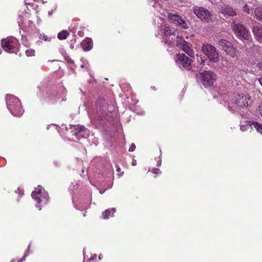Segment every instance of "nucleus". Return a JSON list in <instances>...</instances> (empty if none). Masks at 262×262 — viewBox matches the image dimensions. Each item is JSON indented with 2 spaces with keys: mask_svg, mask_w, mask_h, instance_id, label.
<instances>
[{
  "mask_svg": "<svg viewBox=\"0 0 262 262\" xmlns=\"http://www.w3.org/2000/svg\"><path fill=\"white\" fill-rule=\"evenodd\" d=\"M136 163H137L136 161V160H134V161H133V162H132V165H133V166H135V165H136Z\"/></svg>",
  "mask_w": 262,
  "mask_h": 262,
  "instance_id": "38",
  "label": "nucleus"
},
{
  "mask_svg": "<svg viewBox=\"0 0 262 262\" xmlns=\"http://www.w3.org/2000/svg\"><path fill=\"white\" fill-rule=\"evenodd\" d=\"M196 68L198 70H201L205 64L206 59H205V57L203 56L202 55H196Z\"/></svg>",
  "mask_w": 262,
  "mask_h": 262,
  "instance_id": "18",
  "label": "nucleus"
},
{
  "mask_svg": "<svg viewBox=\"0 0 262 262\" xmlns=\"http://www.w3.org/2000/svg\"><path fill=\"white\" fill-rule=\"evenodd\" d=\"M29 4V3H28L27 2H25V5H28Z\"/></svg>",
  "mask_w": 262,
  "mask_h": 262,
  "instance_id": "47",
  "label": "nucleus"
},
{
  "mask_svg": "<svg viewBox=\"0 0 262 262\" xmlns=\"http://www.w3.org/2000/svg\"><path fill=\"white\" fill-rule=\"evenodd\" d=\"M215 74L211 71H207L201 74V82L205 87L212 85L216 80Z\"/></svg>",
  "mask_w": 262,
  "mask_h": 262,
  "instance_id": "11",
  "label": "nucleus"
},
{
  "mask_svg": "<svg viewBox=\"0 0 262 262\" xmlns=\"http://www.w3.org/2000/svg\"><path fill=\"white\" fill-rule=\"evenodd\" d=\"M252 121H246L241 124V130L243 132L246 131L250 129L251 126H253L251 122Z\"/></svg>",
  "mask_w": 262,
  "mask_h": 262,
  "instance_id": "21",
  "label": "nucleus"
},
{
  "mask_svg": "<svg viewBox=\"0 0 262 262\" xmlns=\"http://www.w3.org/2000/svg\"><path fill=\"white\" fill-rule=\"evenodd\" d=\"M77 34L79 36H81V37H82L84 35V33L83 32V31H78L77 32Z\"/></svg>",
  "mask_w": 262,
  "mask_h": 262,
  "instance_id": "33",
  "label": "nucleus"
},
{
  "mask_svg": "<svg viewBox=\"0 0 262 262\" xmlns=\"http://www.w3.org/2000/svg\"><path fill=\"white\" fill-rule=\"evenodd\" d=\"M18 191V193L19 194H21L23 195V190L22 189H20L19 188H18L17 189Z\"/></svg>",
  "mask_w": 262,
  "mask_h": 262,
  "instance_id": "36",
  "label": "nucleus"
},
{
  "mask_svg": "<svg viewBox=\"0 0 262 262\" xmlns=\"http://www.w3.org/2000/svg\"><path fill=\"white\" fill-rule=\"evenodd\" d=\"M102 258V254H100L99 255V259L101 260Z\"/></svg>",
  "mask_w": 262,
  "mask_h": 262,
  "instance_id": "40",
  "label": "nucleus"
},
{
  "mask_svg": "<svg viewBox=\"0 0 262 262\" xmlns=\"http://www.w3.org/2000/svg\"><path fill=\"white\" fill-rule=\"evenodd\" d=\"M32 21L31 20H29L28 24L29 25H31L32 24Z\"/></svg>",
  "mask_w": 262,
  "mask_h": 262,
  "instance_id": "42",
  "label": "nucleus"
},
{
  "mask_svg": "<svg viewBox=\"0 0 262 262\" xmlns=\"http://www.w3.org/2000/svg\"><path fill=\"white\" fill-rule=\"evenodd\" d=\"M18 24H19V25L20 26V27H21V23H20V21H18Z\"/></svg>",
  "mask_w": 262,
  "mask_h": 262,
  "instance_id": "43",
  "label": "nucleus"
},
{
  "mask_svg": "<svg viewBox=\"0 0 262 262\" xmlns=\"http://www.w3.org/2000/svg\"><path fill=\"white\" fill-rule=\"evenodd\" d=\"M7 106L11 114L16 117H20L23 115L24 110L20 100L16 97L11 94L6 96Z\"/></svg>",
  "mask_w": 262,
  "mask_h": 262,
  "instance_id": "4",
  "label": "nucleus"
},
{
  "mask_svg": "<svg viewBox=\"0 0 262 262\" xmlns=\"http://www.w3.org/2000/svg\"><path fill=\"white\" fill-rule=\"evenodd\" d=\"M214 98H216L221 104L227 106L232 112H236L239 108L247 107L252 102L251 97L247 93H238L233 97L223 91L218 92V95H214Z\"/></svg>",
  "mask_w": 262,
  "mask_h": 262,
  "instance_id": "1",
  "label": "nucleus"
},
{
  "mask_svg": "<svg viewBox=\"0 0 262 262\" xmlns=\"http://www.w3.org/2000/svg\"><path fill=\"white\" fill-rule=\"evenodd\" d=\"M65 100H66V99H64V97H62L61 101H65Z\"/></svg>",
  "mask_w": 262,
  "mask_h": 262,
  "instance_id": "44",
  "label": "nucleus"
},
{
  "mask_svg": "<svg viewBox=\"0 0 262 262\" xmlns=\"http://www.w3.org/2000/svg\"><path fill=\"white\" fill-rule=\"evenodd\" d=\"M174 60L176 65L182 70L189 71L192 68V60L184 54H178Z\"/></svg>",
  "mask_w": 262,
  "mask_h": 262,
  "instance_id": "7",
  "label": "nucleus"
},
{
  "mask_svg": "<svg viewBox=\"0 0 262 262\" xmlns=\"http://www.w3.org/2000/svg\"><path fill=\"white\" fill-rule=\"evenodd\" d=\"M161 161H158L157 165H158V166H160V165H161Z\"/></svg>",
  "mask_w": 262,
  "mask_h": 262,
  "instance_id": "39",
  "label": "nucleus"
},
{
  "mask_svg": "<svg viewBox=\"0 0 262 262\" xmlns=\"http://www.w3.org/2000/svg\"><path fill=\"white\" fill-rule=\"evenodd\" d=\"M168 17L175 24L179 25L184 29L188 28V24L181 16L171 13L168 14Z\"/></svg>",
  "mask_w": 262,
  "mask_h": 262,
  "instance_id": "13",
  "label": "nucleus"
},
{
  "mask_svg": "<svg viewBox=\"0 0 262 262\" xmlns=\"http://www.w3.org/2000/svg\"><path fill=\"white\" fill-rule=\"evenodd\" d=\"M121 170V168L119 167H117V171L119 172Z\"/></svg>",
  "mask_w": 262,
  "mask_h": 262,
  "instance_id": "41",
  "label": "nucleus"
},
{
  "mask_svg": "<svg viewBox=\"0 0 262 262\" xmlns=\"http://www.w3.org/2000/svg\"><path fill=\"white\" fill-rule=\"evenodd\" d=\"M81 46L84 51H88L91 50L93 47V41L91 38H86L81 42Z\"/></svg>",
  "mask_w": 262,
  "mask_h": 262,
  "instance_id": "15",
  "label": "nucleus"
},
{
  "mask_svg": "<svg viewBox=\"0 0 262 262\" xmlns=\"http://www.w3.org/2000/svg\"><path fill=\"white\" fill-rule=\"evenodd\" d=\"M194 13L202 20L209 22L211 19V15L209 11L203 7L194 6L193 8Z\"/></svg>",
  "mask_w": 262,
  "mask_h": 262,
  "instance_id": "12",
  "label": "nucleus"
},
{
  "mask_svg": "<svg viewBox=\"0 0 262 262\" xmlns=\"http://www.w3.org/2000/svg\"><path fill=\"white\" fill-rule=\"evenodd\" d=\"M136 149V145L134 143H132L129 148V151H134Z\"/></svg>",
  "mask_w": 262,
  "mask_h": 262,
  "instance_id": "29",
  "label": "nucleus"
},
{
  "mask_svg": "<svg viewBox=\"0 0 262 262\" xmlns=\"http://www.w3.org/2000/svg\"><path fill=\"white\" fill-rule=\"evenodd\" d=\"M259 111L261 116H262V104L259 106Z\"/></svg>",
  "mask_w": 262,
  "mask_h": 262,
  "instance_id": "35",
  "label": "nucleus"
},
{
  "mask_svg": "<svg viewBox=\"0 0 262 262\" xmlns=\"http://www.w3.org/2000/svg\"><path fill=\"white\" fill-rule=\"evenodd\" d=\"M257 2L256 1H254L253 3L248 2L247 4H245L243 7V10L245 12L250 14L253 12L254 8V5L256 4Z\"/></svg>",
  "mask_w": 262,
  "mask_h": 262,
  "instance_id": "17",
  "label": "nucleus"
},
{
  "mask_svg": "<svg viewBox=\"0 0 262 262\" xmlns=\"http://www.w3.org/2000/svg\"><path fill=\"white\" fill-rule=\"evenodd\" d=\"M30 246V245L28 246V249H29ZM28 251H29V249H28Z\"/></svg>",
  "mask_w": 262,
  "mask_h": 262,
  "instance_id": "48",
  "label": "nucleus"
},
{
  "mask_svg": "<svg viewBox=\"0 0 262 262\" xmlns=\"http://www.w3.org/2000/svg\"><path fill=\"white\" fill-rule=\"evenodd\" d=\"M40 38L44 40L45 41H50L51 40V37H49L46 35H43Z\"/></svg>",
  "mask_w": 262,
  "mask_h": 262,
  "instance_id": "28",
  "label": "nucleus"
},
{
  "mask_svg": "<svg viewBox=\"0 0 262 262\" xmlns=\"http://www.w3.org/2000/svg\"><path fill=\"white\" fill-rule=\"evenodd\" d=\"M257 68L262 71V61H260V62H259L257 64Z\"/></svg>",
  "mask_w": 262,
  "mask_h": 262,
  "instance_id": "31",
  "label": "nucleus"
},
{
  "mask_svg": "<svg viewBox=\"0 0 262 262\" xmlns=\"http://www.w3.org/2000/svg\"><path fill=\"white\" fill-rule=\"evenodd\" d=\"M219 45L231 57L234 58L237 56L238 54L237 50L229 41L225 39H220L219 41Z\"/></svg>",
  "mask_w": 262,
  "mask_h": 262,
  "instance_id": "10",
  "label": "nucleus"
},
{
  "mask_svg": "<svg viewBox=\"0 0 262 262\" xmlns=\"http://www.w3.org/2000/svg\"><path fill=\"white\" fill-rule=\"evenodd\" d=\"M175 30L173 28L170 29L169 27L166 26L164 30L165 37L163 39L164 42L172 47L176 42V45L180 49L184 51L188 55L191 56L193 52L190 48L188 42L183 39L181 36L179 35H176Z\"/></svg>",
  "mask_w": 262,
  "mask_h": 262,
  "instance_id": "2",
  "label": "nucleus"
},
{
  "mask_svg": "<svg viewBox=\"0 0 262 262\" xmlns=\"http://www.w3.org/2000/svg\"><path fill=\"white\" fill-rule=\"evenodd\" d=\"M251 123L254 126V127L256 129V130L258 132L262 134V124L259 123L255 121H252Z\"/></svg>",
  "mask_w": 262,
  "mask_h": 262,
  "instance_id": "25",
  "label": "nucleus"
},
{
  "mask_svg": "<svg viewBox=\"0 0 262 262\" xmlns=\"http://www.w3.org/2000/svg\"><path fill=\"white\" fill-rule=\"evenodd\" d=\"M32 199L36 201V207L41 210V207L46 205L49 200L48 193L45 190L42 191V187L39 185L32 192Z\"/></svg>",
  "mask_w": 262,
  "mask_h": 262,
  "instance_id": "5",
  "label": "nucleus"
},
{
  "mask_svg": "<svg viewBox=\"0 0 262 262\" xmlns=\"http://www.w3.org/2000/svg\"><path fill=\"white\" fill-rule=\"evenodd\" d=\"M167 50H168L169 51H170V50H169V49H167Z\"/></svg>",
  "mask_w": 262,
  "mask_h": 262,
  "instance_id": "50",
  "label": "nucleus"
},
{
  "mask_svg": "<svg viewBox=\"0 0 262 262\" xmlns=\"http://www.w3.org/2000/svg\"><path fill=\"white\" fill-rule=\"evenodd\" d=\"M222 13L224 14L225 15H229L231 16H233L236 15V12L233 9L229 6L225 7L223 8L222 10Z\"/></svg>",
  "mask_w": 262,
  "mask_h": 262,
  "instance_id": "19",
  "label": "nucleus"
},
{
  "mask_svg": "<svg viewBox=\"0 0 262 262\" xmlns=\"http://www.w3.org/2000/svg\"><path fill=\"white\" fill-rule=\"evenodd\" d=\"M83 262H85V257H84V260Z\"/></svg>",
  "mask_w": 262,
  "mask_h": 262,
  "instance_id": "49",
  "label": "nucleus"
},
{
  "mask_svg": "<svg viewBox=\"0 0 262 262\" xmlns=\"http://www.w3.org/2000/svg\"><path fill=\"white\" fill-rule=\"evenodd\" d=\"M97 257V255L96 254H94V255L92 256L88 260L91 261H92L94 259H95Z\"/></svg>",
  "mask_w": 262,
  "mask_h": 262,
  "instance_id": "32",
  "label": "nucleus"
},
{
  "mask_svg": "<svg viewBox=\"0 0 262 262\" xmlns=\"http://www.w3.org/2000/svg\"><path fill=\"white\" fill-rule=\"evenodd\" d=\"M35 50L33 49H28L26 51V54L28 57L35 56Z\"/></svg>",
  "mask_w": 262,
  "mask_h": 262,
  "instance_id": "26",
  "label": "nucleus"
},
{
  "mask_svg": "<svg viewBox=\"0 0 262 262\" xmlns=\"http://www.w3.org/2000/svg\"><path fill=\"white\" fill-rule=\"evenodd\" d=\"M69 34V33L67 31L63 30L58 34L57 37L60 40L66 39Z\"/></svg>",
  "mask_w": 262,
  "mask_h": 262,
  "instance_id": "24",
  "label": "nucleus"
},
{
  "mask_svg": "<svg viewBox=\"0 0 262 262\" xmlns=\"http://www.w3.org/2000/svg\"><path fill=\"white\" fill-rule=\"evenodd\" d=\"M115 211L116 210L114 208L106 210L102 213V216L103 219H108L109 216H112Z\"/></svg>",
  "mask_w": 262,
  "mask_h": 262,
  "instance_id": "20",
  "label": "nucleus"
},
{
  "mask_svg": "<svg viewBox=\"0 0 262 262\" xmlns=\"http://www.w3.org/2000/svg\"><path fill=\"white\" fill-rule=\"evenodd\" d=\"M47 96L52 102L57 101L60 100V98L57 94H55V92H53V94L47 93Z\"/></svg>",
  "mask_w": 262,
  "mask_h": 262,
  "instance_id": "23",
  "label": "nucleus"
},
{
  "mask_svg": "<svg viewBox=\"0 0 262 262\" xmlns=\"http://www.w3.org/2000/svg\"><path fill=\"white\" fill-rule=\"evenodd\" d=\"M27 255H28V253H25V254L24 256L23 257V258L22 259H19V260H17V262H21V261H23L25 260L26 257Z\"/></svg>",
  "mask_w": 262,
  "mask_h": 262,
  "instance_id": "30",
  "label": "nucleus"
},
{
  "mask_svg": "<svg viewBox=\"0 0 262 262\" xmlns=\"http://www.w3.org/2000/svg\"><path fill=\"white\" fill-rule=\"evenodd\" d=\"M48 14H49V15H51L52 14V12H49Z\"/></svg>",
  "mask_w": 262,
  "mask_h": 262,
  "instance_id": "46",
  "label": "nucleus"
},
{
  "mask_svg": "<svg viewBox=\"0 0 262 262\" xmlns=\"http://www.w3.org/2000/svg\"><path fill=\"white\" fill-rule=\"evenodd\" d=\"M233 29L236 36L241 40H248L250 33L248 29L240 23L233 24Z\"/></svg>",
  "mask_w": 262,
  "mask_h": 262,
  "instance_id": "9",
  "label": "nucleus"
},
{
  "mask_svg": "<svg viewBox=\"0 0 262 262\" xmlns=\"http://www.w3.org/2000/svg\"><path fill=\"white\" fill-rule=\"evenodd\" d=\"M254 13L256 19L262 21V7L255 8Z\"/></svg>",
  "mask_w": 262,
  "mask_h": 262,
  "instance_id": "22",
  "label": "nucleus"
},
{
  "mask_svg": "<svg viewBox=\"0 0 262 262\" xmlns=\"http://www.w3.org/2000/svg\"><path fill=\"white\" fill-rule=\"evenodd\" d=\"M202 51L210 61L216 62L219 59V54L215 48L208 43L204 44L202 47Z\"/></svg>",
  "mask_w": 262,
  "mask_h": 262,
  "instance_id": "8",
  "label": "nucleus"
},
{
  "mask_svg": "<svg viewBox=\"0 0 262 262\" xmlns=\"http://www.w3.org/2000/svg\"><path fill=\"white\" fill-rule=\"evenodd\" d=\"M255 37L259 42H262V26H256L253 29Z\"/></svg>",
  "mask_w": 262,
  "mask_h": 262,
  "instance_id": "16",
  "label": "nucleus"
},
{
  "mask_svg": "<svg viewBox=\"0 0 262 262\" xmlns=\"http://www.w3.org/2000/svg\"><path fill=\"white\" fill-rule=\"evenodd\" d=\"M1 45L6 52L9 53H16L19 47L17 39L13 37L2 39Z\"/></svg>",
  "mask_w": 262,
  "mask_h": 262,
  "instance_id": "6",
  "label": "nucleus"
},
{
  "mask_svg": "<svg viewBox=\"0 0 262 262\" xmlns=\"http://www.w3.org/2000/svg\"><path fill=\"white\" fill-rule=\"evenodd\" d=\"M73 202L74 203H75V202H74V200H73ZM74 205H75V208H77L78 210L85 209L88 208V205L87 204H86V205H85L84 206H77V205L75 204H74Z\"/></svg>",
  "mask_w": 262,
  "mask_h": 262,
  "instance_id": "27",
  "label": "nucleus"
},
{
  "mask_svg": "<svg viewBox=\"0 0 262 262\" xmlns=\"http://www.w3.org/2000/svg\"><path fill=\"white\" fill-rule=\"evenodd\" d=\"M258 81H259V83H260V84H261V85L262 86V77H260V78H259Z\"/></svg>",
  "mask_w": 262,
  "mask_h": 262,
  "instance_id": "37",
  "label": "nucleus"
},
{
  "mask_svg": "<svg viewBox=\"0 0 262 262\" xmlns=\"http://www.w3.org/2000/svg\"><path fill=\"white\" fill-rule=\"evenodd\" d=\"M74 131H72V135L75 136L77 139L80 137L84 138L88 136V132L84 126L74 125Z\"/></svg>",
  "mask_w": 262,
  "mask_h": 262,
  "instance_id": "14",
  "label": "nucleus"
},
{
  "mask_svg": "<svg viewBox=\"0 0 262 262\" xmlns=\"http://www.w3.org/2000/svg\"><path fill=\"white\" fill-rule=\"evenodd\" d=\"M96 114L90 115L92 122L97 123L107 118V103L103 98H99L96 101Z\"/></svg>",
  "mask_w": 262,
  "mask_h": 262,
  "instance_id": "3",
  "label": "nucleus"
},
{
  "mask_svg": "<svg viewBox=\"0 0 262 262\" xmlns=\"http://www.w3.org/2000/svg\"><path fill=\"white\" fill-rule=\"evenodd\" d=\"M16 259H13L11 260V262H16Z\"/></svg>",
  "mask_w": 262,
  "mask_h": 262,
  "instance_id": "45",
  "label": "nucleus"
},
{
  "mask_svg": "<svg viewBox=\"0 0 262 262\" xmlns=\"http://www.w3.org/2000/svg\"><path fill=\"white\" fill-rule=\"evenodd\" d=\"M153 172L155 173H160V169H157V168H156L153 171Z\"/></svg>",
  "mask_w": 262,
  "mask_h": 262,
  "instance_id": "34",
  "label": "nucleus"
}]
</instances>
